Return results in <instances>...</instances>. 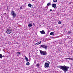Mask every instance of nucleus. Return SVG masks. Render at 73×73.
<instances>
[{
    "label": "nucleus",
    "mask_w": 73,
    "mask_h": 73,
    "mask_svg": "<svg viewBox=\"0 0 73 73\" xmlns=\"http://www.w3.org/2000/svg\"><path fill=\"white\" fill-rule=\"evenodd\" d=\"M58 24H61V22L60 21H59L58 23Z\"/></svg>",
    "instance_id": "a211bd4d"
},
{
    "label": "nucleus",
    "mask_w": 73,
    "mask_h": 73,
    "mask_svg": "<svg viewBox=\"0 0 73 73\" xmlns=\"http://www.w3.org/2000/svg\"><path fill=\"white\" fill-rule=\"evenodd\" d=\"M71 60H72V61H73V59L72 58H71Z\"/></svg>",
    "instance_id": "cd10ccee"
},
{
    "label": "nucleus",
    "mask_w": 73,
    "mask_h": 73,
    "mask_svg": "<svg viewBox=\"0 0 73 73\" xmlns=\"http://www.w3.org/2000/svg\"><path fill=\"white\" fill-rule=\"evenodd\" d=\"M6 32L7 34H10L12 33V31H11V30L9 29H7Z\"/></svg>",
    "instance_id": "423d86ee"
},
{
    "label": "nucleus",
    "mask_w": 73,
    "mask_h": 73,
    "mask_svg": "<svg viewBox=\"0 0 73 73\" xmlns=\"http://www.w3.org/2000/svg\"><path fill=\"white\" fill-rule=\"evenodd\" d=\"M54 2H57V0H53Z\"/></svg>",
    "instance_id": "4be33fe9"
},
{
    "label": "nucleus",
    "mask_w": 73,
    "mask_h": 73,
    "mask_svg": "<svg viewBox=\"0 0 73 73\" xmlns=\"http://www.w3.org/2000/svg\"><path fill=\"white\" fill-rule=\"evenodd\" d=\"M51 5V3H49L47 4V6L48 7V6L49 5Z\"/></svg>",
    "instance_id": "f8f14e48"
},
{
    "label": "nucleus",
    "mask_w": 73,
    "mask_h": 73,
    "mask_svg": "<svg viewBox=\"0 0 73 73\" xmlns=\"http://www.w3.org/2000/svg\"><path fill=\"white\" fill-rule=\"evenodd\" d=\"M25 60L26 61H28V57L26 56H25Z\"/></svg>",
    "instance_id": "9b49d317"
},
{
    "label": "nucleus",
    "mask_w": 73,
    "mask_h": 73,
    "mask_svg": "<svg viewBox=\"0 0 73 73\" xmlns=\"http://www.w3.org/2000/svg\"><path fill=\"white\" fill-rule=\"evenodd\" d=\"M33 24L34 25V24H34V23H33Z\"/></svg>",
    "instance_id": "2f4dec72"
},
{
    "label": "nucleus",
    "mask_w": 73,
    "mask_h": 73,
    "mask_svg": "<svg viewBox=\"0 0 73 73\" xmlns=\"http://www.w3.org/2000/svg\"><path fill=\"white\" fill-rule=\"evenodd\" d=\"M3 57V56L2 54H1L0 53V58H2Z\"/></svg>",
    "instance_id": "ddd939ff"
},
{
    "label": "nucleus",
    "mask_w": 73,
    "mask_h": 73,
    "mask_svg": "<svg viewBox=\"0 0 73 73\" xmlns=\"http://www.w3.org/2000/svg\"><path fill=\"white\" fill-rule=\"evenodd\" d=\"M39 66H40V64H37L36 65V66H37L38 68V67H39Z\"/></svg>",
    "instance_id": "6ab92c4d"
},
{
    "label": "nucleus",
    "mask_w": 73,
    "mask_h": 73,
    "mask_svg": "<svg viewBox=\"0 0 73 73\" xmlns=\"http://www.w3.org/2000/svg\"><path fill=\"white\" fill-rule=\"evenodd\" d=\"M68 34H70V33H72V32L71 31H68Z\"/></svg>",
    "instance_id": "412c9836"
},
{
    "label": "nucleus",
    "mask_w": 73,
    "mask_h": 73,
    "mask_svg": "<svg viewBox=\"0 0 73 73\" xmlns=\"http://www.w3.org/2000/svg\"><path fill=\"white\" fill-rule=\"evenodd\" d=\"M41 25H40V27H41Z\"/></svg>",
    "instance_id": "473e14b6"
},
{
    "label": "nucleus",
    "mask_w": 73,
    "mask_h": 73,
    "mask_svg": "<svg viewBox=\"0 0 73 73\" xmlns=\"http://www.w3.org/2000/svg\"><path fill=\"white\" fill-rule=\"evenodd\" d=\"M54 32H51L50 33V35H54Z\"/></svg>",
    "instance_id": "2eb2a0df"
},
{
    "label": "nucleus",
    "mask_w": 73,
    "mask_h": 73,
    "mask_svg": "<svg viewBox=\"0 0 73 73\" xmlns=\"http://www.w3.org/2000/svg\"><path fill=\"white\" fill-rule=\"evenodd\" d=\"M11 15H12V16H13V18L16 17V13L14 12L13 10V11H11Z\"/></svg>",
    "instance_id": "7ed1b4c3"
},
{
    "label": "nucleus",
    "mask_w": 73,
    "mask_h": 73,
    "mask_svg": "<svg viewBox=\"0 0 73 73\" xmlns=\"http://www.w3.org/2000/svg\"><path fill=\"white\" fill-rule=\"evenodd\" d=\"M66 59H68V58H65V60H66Z\"/></svg>",
    "instance_id": "c85d7f7f"
},
{
    "label": "nucleus",
    "mask_w": 73,
    "mask_h": 73,
    "mask_svg": "<svg viewBox=\"0 0 73 73\" xmlns=\"http://www.w3.org/2000/svg\"><path fill=\"white\" fill-rule=\"evenodd\" d=\"M40 48H42L45 49H47V46L46 45H40Z\"/></svg>",
    "instance_id": "20e7f679"
},
{
    "label": "nucleus",
    "mask_w": 73,
    "mask_h": 73,
    "mask_svg": "<svg viewBox=\"0 0 73 73\" xmlns=\"http://www.w3.org/2000/svg\"><path fill=\"white\" fill-rule=\"evenodd\" d=\"M58 68H60V69H61L62 70H63L64 73H66V72H68V69L69 68V67L66 66L65 65L61 66H58Z\"/></svg>",
    "instance_id": "f257e3e1"
},
{
    "label": "nucleus",
    "mask_w": 73,
    "mask_h": 73,
    "mask_svg": "<svg viewBox=\"0 0 73 73\" xmlns=\"http://www.w3.org/2000/svg\"><path fill=\"white\" fill-rule=\"evenodd\" d=\"M17 54H21V53L17 52Z\"/></svg>",
    "instance_id": "dca6fc26"
},
{
    "label": "nucleus",
    "mask_w": 73,
    "mask_h": 73,
    "mask_svg": "<svg viewBox=\"0 0 73 73\" xmlns=\"http://www.w3.org/2000/svg\"><path fill=\"white\" fill-rule=\"evenodd\" d=\"M40 32L41 33V34H42L44 35V34H45V32L44 30H42V31H40Z\"/></svg>",
    "instance_id": "6e6552de"
},
{
    "label": "nucleus",
    "mask_w": 73,
    "mask_h": 73,
    "mask_svg": "<svg viewBox=\"0 0 73 73\" xmlns=\"http://www.w3.org/2000/svg\"><path fill=\"white\" fill-rule=\"evenodd\" d=\"M40 52L41 55H46L47 54V53L46 51H43L41 50H40Z\"/></svg>",
    "instance_id": "f03ea898"
},
{
    "label": "nucleus",
    "mask_w": 73,
    "mask_h": 73,
    "mask_svg": "<svg viewBox=\"0 0 73 73\" xmlns=\"http://www.w3.org/2000/svg\"><path fill=\"white\" fill-rule=\"evenodd\" d=\"M28 6L29 7H30V8H31V7H32V5L30 3H29L28 4Z\"/></svg>",
    "instance_id": "1a4fd4ad"
},
{
    "label": "nucleus",
    "mask_w": 73,
    "mask_h": 73,
    "mask_svg": "<svg viewBox=\"0 0 73 73\" xmlns=\"http://www.w3.org/2000/svg\"><path fill=\"white\" fill-rule=\"evenodd\" d=\"M48 6H46L45 8V10H47V9H48Z\"/></svg>",
    "instance_id": "4468645a"
},
{
    "label": "nucleus",
    "mask_w": 73,
    "mask_h": 73,
    "mask_svg": "<svg viewBox=\"0 0 73 73\" xmlns=\"http://www.w3.org/2000/svg\"><path fill=\"white\" fill-rule=\"evenodd\" d=\"M30 64L29 63V62H27L26 63V65H29Z\"/></svg>",
    "instance_id": "f3484780"
},
{
    "label": "nucleus",
    "mask_w": 73,
    "mask_h": 73,
    "mask_svg": "<svg viewBox=\"0 0 73 73\" xmlns=\"http://www.w3.org/2000/svg\"><path fill=\"white\" fill-rule=\"evenodd\" d=\"M38 44H39L38 42L36 43V44H35V45H38Z\"/></svg>",
    "instance_id": "aec40b11"
},
{
    "label": "nucleus",
    "mask_w": 73,
    "mask_h": 73,
    "mask_svg": "<svg viewBox=\"0 0 73 73\" xmlns=\"http://www.w3.org/2000/svg\"><path fill=\"white\" fill-rule=\"evenodd\" d=\"M72 2H70L69 3V4H72Z\"/></svg>",
    "instance_id": "393cba45"
},
{
    "label": "nucleus",
    "mask_w": 73,
    "mask_h": 73,
    "mask_svg": "<svg viewBox=\"0 0 73 73\" xmlns=\"http://www.w3.org/2000/svg\"><path fill=\"white\" fill-rule=\"evenodd\" d=\"M34 1V0H32V1Z\"/></svg>",
    "instance_id": "7c9ffc66"
},
{
    "label": "nucleus",
    "mask_w": 73,
    "mask_h": 73,
    "mask_svg": "<svg viewBox=\"0 0 73 73\" xmlns=\"http://www.w3.org/2000/svg\"><path fill=\"white\" fill-rule=\"evenodd\" d=\"M52 7L55 8L56 7V4H52Z\"/></svg>",
    "instance_id": "0eeeda50"
},
{
    "label": "nucleus",
    "mask_w": 73,
    "mask_h": 73,
    "mask_svg": "<svg viewBox=\"0 0 73 73\" xmlns=\"http://www.w3.org/2000/svg\"><path fill=\"white\" fill-rule=\"evenodd\" d=\"M44 67H45V68H48L49 66V64L48 63L46 62L44 64Z\"/></svg>",
    "instance_id": "39448f33"
},
{
    "label": "nucleus",
    "mask_w": 73,
    "mask_h": 73,
    "mask_svg": "<svg viewBox=\"0 0 73 73\" xmlns=\"http://www.w3.org/2000/svg\"><path fill=\"white\" fill-rule=\"evenodd\" d=\"M21 10L22 9V6H21L19 8Z\"/></svg>",
    "instance_id": "5701e85b"
},
{
    "label": "nucleus",
    "mask_w": 73,
    "mask_h": 73,
    "mask_svg": "<svg viewBox=\"0 0 73 73\" xmlns=\"http://www.w3.org/2000/svg\"><path fill=\"white\" fill-rule=\"evenodd\" d=\"M39 44H41V41L39 42H38Z\"/></svg>",
    "instance_id": "a878e982"
},
{
    "label": "nucleus",
    "mask_w": 73,
    "mask_h": 73,
    "mask_svg": "<svg viewBox=\"0 0 73 73\" xmlns=\"http://www.w3.org/2000/svg\"><path fill=\"white\" fill-rule=\"evenodd\" d=\"M6 14V13H4V15H5Z\"/></svg>",
    "instance_id": "c756f323"
},
{
    "label": "nucleus",
    "mask_w": 73,
    "mask_h": 73,
    "mask_svg": "<svg viewBox=\"0 0 73 73\" xmlns=\"http://www.w3.org/2000/svg\"><path fill=\"white\" fill-rule=\"evenodd\" d=\"M32 24L29 23L28 25V27H31V26H32Z\"/></svg>",
    "instance_id": "9d476101"
},
{
    "label": "nucleus",
    "mask_w": 73,
    "mask_h": 73,
    "mask_svg": "<svg viewBox=\"0 0 73 73\" xmlns=\"http://www.w3.org/2000/svg\"><path fill=\"white\" fill-rule=\"evenodd\" d=\"M67 59H69V60H71L72 59V58H67Z\"/></svg>",
    "instance_id": "b1692460"
},
{
    "label": "nucleus",
    "mask_w": 73,
    "mask_h": 73,
    "mask_svg": "<svg viewBox=\"0 0 73 73\" xmlns=\"http://www.w3.org/2000/svg\"><path fill=\"white\" fill-rule=\"evenodd\" d=\"M50 11H51V12L52 11V10L51 9H50Z\"/></svg>",
    "instance_id": "bb28decb"
}]
</instances>
